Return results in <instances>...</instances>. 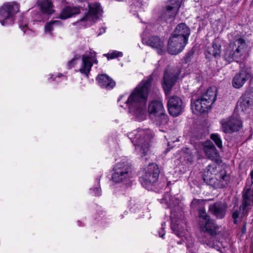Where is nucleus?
Returning a JSON list of instances; mask_svg holds the SVG:
<instances>
[{
	"label": "nucleus",
	"mask_w": 253,
	"mask_h": 253,
	"mask_svg": "<svg viewBox=\"0 0 253 253\" xmlns=\"http://www.w3.org/2000/svg\"><path fill=\"white\" fill-rule=\"evenodd\" d=\"M164 202H166V197L163 199V200H162V201L161 202V203H164ZM165 203L168 205V207L169 208H170L171 209H172L173 207H172V205L171 204V203H169V204L168 202L167 201L166 202H165Z\"/></svg>",
	"instance_id": "nucleus-41"
},
{
	"label": "nucleus",
	"mask_w": 253,
	"mask_h": 253,
	"mask_svg": "<svg viewBox=\"0 0 253 253\" xmlns=\"http://www.w3.org/2000/svg\"><path fill=\"white\" fill-rule=\"evenodd\" d=\"M153 78L151 76L142 81L129 95L125 103L129 113L138 121H142L147 117L146 103Z\"/></svg>",
	"instance_id": "nucleus-1"
},
{
	"label": "nucleus",
	"mask_w": 253,
	"mask_h": 253,
	"mask_svg": "<svg viewBox=\"0 0 253 253\" xmlns=\"http://www.w3.org/2000/svg\"><path fill=\"white\" fill-rule=\"evenodd\" d=\"M171 229L173 230V231L177 230V227L173 223H172L171 224Z\"/></svg>",
	"instance_id": "nucleus-43"
},
{
	"label": "nucleus",
	"mask_w": 253,
	"mask_h": 253,
	"mask_svg": "<svg viewBox=\"0 0 253 253\" xmlns=\"http://www.w3.org/2000/svg\"><path fill=\"white\" fill-rule=\"evenodd\" d=\"M193 52L190 51L188 52L187 54H185L184 59L186 63H187L190 61V59L191 58V57L193 56Z\"/></svg>",
	"instance_id": "nucleus-38"
},
{
	"label": "nucleus",
	"mask_w": 253,
	"mask_h": 253,
	"mask_svg": "<svg viewBox=\"0 0 253 253\" xmlns=\"http://www.w3.org/2000/svg\"><path fill=\"white\" fill-rule=\"evenodd\" d=\"M215 164L210 165L205 169L203 173V180L208 185L211 186L214 180L215 173H217Z\"/></svg>",
	"instance_id": "nucleus-22"
},
{
	"label": "nucleus",
	"mask_w": 253,
	"mask_h": 253,
	"mask_svg": "<svg viewBox=\"0 0 253 253\" xmlns=\"http://www.w3.org/2000/svg\"><path fill=\"white\" fill-rule=\"evenodd\" d=\"M95 194L96 196H100L101 195V189L100 187H96L93 189Z\"/></svg>",
	"instance_id": "nucleus-40"
},
{
	"label": "nucleus",
	"mask_w": 253,
	"mask_h": 253,
	"mask_svg": "<svg viewBox=\"0 0 253 253\" xmlns=\"http://www.w3.org/2000/svg\"><path fill=\"white\" fill-rule=\"evenodd\" d=\"M160 172L158 166L156 164H149L144 174L139 178L142 185L149 190H152V187L158 179Z\"/></svg>",
	"instance_id": "nucleus-5"
},
{
	"label": "nucleus",
	"mask_w": 253,
	"mask_h": 253,
	"mask_svg": "<svg viewBox=\"0 0 253 253\" xmlns=\"http://www.w3.org/2000/svg\"><path fill=\"white\" fill-rule=\"evenodd\" d=\"M153 136V134L150 129L135 130L128 134L129 138L135 146V149L142 157L149 153L150 143Z\"/></svg>",
	"instance_id": "nucleus-2"
},
{
	"label": "nucleus",
	"mask_w": 253,
	"mask_h": 253,
	"mask_svg": "<svg viewBox=\"0 0 253 253\" xmlns=\"http://www.w3.org/2000/svg\"><path fill=\"white\" fill-rule=\"evenodd\" d=\"M168 109L170 115L176 117L184 110V105L181 99L177 96H171L168 101Z\"/></svg>",
	"instance_id": "nucleus-15"
},
{
	"label": "nucleus",
	"mask_w": 253,
	"mask_h": 253,
	"mask_svg": "<svg viewBox=\"0 0 253 253\" xmlns=\"http://www.w3.org/2000/svg\"><path fill=\"white\" fill-rule=\"evenodd\" d=\"M216 99V90L215 88H208L205 93L191 103V108L195 113H204L211 109Z\"/></svg>",
	"instance_id": "nucleus-4"
},
{
	"label": "nucleus",
	"mask_w": 253,
	"mask_h": 253,
	"mask_svg": "<svg viewBox=\"0 0 253 253\" xmlns=\"http://www.w3.org/2000/svg\"><path fill=\"white\" fill-rule=\"evenodd\" d=\"M165 111L162 103L160 101L154 100L150 102L148 106V112L149 118L152 115L155 116Z\"/></svg>",
	"instance_id": "nucleus-27"
},
{
	"label": "nucleus",
	"mask_w": 253,
	"mask_h": 253,
	"mask_svg": "<svg viewBox=\"0 0 253 253\" xmlns=\"http://www.w3.org/2000/svg\"><path fill=\"white\" fill-rule=\"evenodd\" d=\"M251 178V184H253V170L251 171L250 173Z\"/></svg>",
	"instance_id": "nucleus-44"
},
{
	"label": "nucleus",
	"mask_w": 253,
	"mask_h": 253,
	"mask_svg": "<svg viewBox=\"0 0 253 253\" xmlns=\"http://www.w3.org/2000/svg\"><path fill=\"white\" fill-rule=\"evenodd\" d=\"M88 7V12L79 21L73 23L74 25H77L80 22H85L84 26L91 25L92 23L95 22L99 18V15L103 12L98 2L89 3Z\"/></svg>",
	"instance_id": "nucleus-9"
},
{
	"label": "nucleus",
	"mask_w": 253,
	"mask_h": 253,
	"mask_svg": "<svg viewBox=\"0 0 253 253\" xmlns=\"http://www.w3.org/2000/svg\"><path fill=\"white\" fill-rule=\"evenodd\" d=\"M178 75L173 69L167 68L165 71L162 86L165 93H168L175 84Z\"/></svg>",
	"instance_id": "nucleus-14"
},
{
	"label": "nucleus",
	"mask_w": 253,
	"mask_h": 253,
	"mask_svg": "<svg viewBox=\"0 0 253 253\" xmlns=\"http://www.w3.org/2000/svg\"><path fill=\"white\" fill-rule=\"evenodd\" d=\"M251 78L250 70L247 68H242L233 77L232 81V86L235 88H240Z\"/></svg>",
	"instance_id": "nucleus-16"
},
{
	"label": "nucleus",
	"mask_w": 253,
	"mask_h": 253,
	"mask_svg": "<svg viewBox=\"0 0 253 253\" xmlns=\"http://www.w3.org/2000/svg\"><path fill=\"white\" fill-rule=\"evenodd\" d=\"M240 212L238 210H235L232 213V217L233 219V223L234 224L238 223V218L240 217Z\"/></svg>",
	"instance_id": "nucleus-35"
},
{
	"label": "nucleus",
	"mask_w": 253,
	"mask_h": 253,
	"mask_svg": "<svg viewBox=\"0 0 253 253\" xmlns=\"http://www.w3.org/2000/svg\"><path fill=\"white\" fill-rule=\"evenodd\" d=\"M99 85L102 88H106L107 89L113 88L116 84L109 76L106 74L99 75L96 78Z\"/></svg>",
	"instance_id": "nucleus-25"
},
{
	"label": "nucleus",
	"mask_w": 253,
	"mask_h": 253,
	"mask_svg": "<svg viewBox=\"0 0 253 253\" xmlns=\"http://www.w3.org/2000/svg\"><path fill=\"white\" fill-rule=\"evenodd\" d=\"M187 43L182 40L171 35L168 42V51L170 54L176 55L183 50Z\"/></svg>",
	"instance_id": "nucleus-18"
},
{
	"label": "nucleus",
	"mask_w": 253,
	"mask_h": 253,
	"mask_svg": "<svg viewBox=\"0 0 253 253\" xmlns=\"http://www.w3.org/2000/svg\"><path fill=\"white\" fill-rule=\"evenodd\" d=\"M227 205L225 203L216 202L210 204L209 211L217 219H223L226 214Z\"/></svg>",
	"instance_id": "nucleus-19"
},
{
	"label": "nucleus",
	"mask_w": 253,
	"mask_h": 253,
	"mask_svg": "<svg viewBox=\"0 0 253 253\" xmlns=\"http://www.w3.org/2000/svg\"><path fill=\"white\" fill-rule=\"evenodd\" d=\"M61 24V22L59 20H55L50 21L49 23H47L45 26L44 31L46 33H49L51 35H52V31L53 29V25H60Z\"/></svg>",
	"instance_id": "nucleus-32"
},
{
	"label": "nucleus",
	"mask_w": 253,
	"mask_h": 253,
	"mask_svg": "<svg viewBox=\"0 0 253 253\" xmlns=\"http://www.w3.org/2000/svg\"><path fill=\"white\" fill-rule=\"evenodd\" d=\"M250 105H251V101H250V99L248 98V97H244L242 99V101L240 103V106L241 107L244 106L245 108H246V107L249 106Z\"/></svg>",
	"instance_id": "nucleus-36"
},
{
	"label": "nucleus",
	"mask_w": 253,
	"mask_h": 253,
	"mask_svg": "<svg viewBox=\"0 0 253 253\" xmlns=\"http://www.w3.org/2000/svg\"><path fill=\"white\" fill-rule=\"evenodd\" d=\"M166 225V222H163L162 223V229L164 228V226Z\"/></svg>",
	"instance_id": "nucleus-46"
},
{
	"label": "nucleus",
	"mask_w": 253,
	"mask_h": 253,
	"mask_svg": "<svg viewBox=\"0 0 253 253\" xmlns=\"http://www.w3.org/2000/svg\"><path fill=\"white\" fill-rule=\"evenodd\" d=\"M165 232L163 233L162 234H161V232H159V236H160V237L163 238V237H164V235H165Z\"/></svg>",
	"instance_id": "nucleus-45"
},
{
	"label": "nucleus",
	"mask_w": 253,
	"mask_h": 253,
	"mask_svg": "<svg viewBox=\"0 0 253 253\" xmlns=\"http://www.w3.org/2000/svg\"><path fill=\"white\" fill-rule=\"evenodd\" d=\"M142 42L152 48L157 49L159 54L162 53L164 44L163 41L158 37H151L148 39L143 38Z\"/></svg>",
	"instance_id": "nucleus-23"
},
{
	"label": "nucleus",
	"mask_w": 253,
	"mask_h": 253,
	"mask_svg": "<svg viewBox=\"0 0 253 253\" xmlns=\"http://www.w3.org/2000/svg\"><path fill=\"white\" fill-rule=\"evenodd\" d=\"M210 137L219 148L221 149L222 148V140L218 134H212Z\"/></svg>",
	"instance_id": "nucleus-33"
},
{
	"label": "nucleus",
	"mask_w": 253,
	"mask_h": 253,
	"mask_svg": "<svg viewBox=\"0 0 253 253\" xmlns=\"http://www.w3.org/2000/svg\"><path fill=\"white\" fill-rule=\"evenodd\" d=\"M114 172L112 178L116 183H121L127 181L131 177V166L125 162L117 163L114 167Z\"/></svg>",
	"instance_id": "nucleus-7"
},
{
	"label": "nucleus",
	"mask_w": 253,
	"mask_h": 253,
	"mask_svg": "<svg viewBox=\"0 0 253 253\" xmlns=\"http://www.w3.org/2000/svg\"><path fill=\"white\" fill-rule=\"evenodd\" d=\"M194 241L192 239H191L190 241L189 240L187 243V248H192L194 246Z\"/></svg>",
	"instance_id": "nucleus-39"
},
{
	"label": "nucleus",
	"mask_w": 253,
	"mask_h": 253,
	"mask_svg": "<svg viewBox=\"0 0 253 253\" xmlns=\"http://www.w3.org/2000/svg\"><path fill=\"white\" fill-rule=\"evenodd\" d=\"M204 150L209 159L213 160L218 156V151L211 141L206 142L204 146Z\"/></svg>",
	"instance_id": "nucleus-29"
},
{
	"label": "nucleus",
	"mask_w": 253,
	"mask_h": 253,
	"mask_svg": "<svg viewBox=\"0 0 253 253\" xmlns=\"http://www.w3.org/2000/svg\"><path fill=\"white\" fill-rule=\"evenodd\" d=\"M222 129L225 133H231L239 131L242 127V123L237 114H233L230 117L221 122Z\"/></svg>",
	"instance_id": "nucleus-10"
},
{
	"label": "nucleus",
	"mask_w": 253,
	"mask_h": 253,
	"mask_svg": "<svg viewBox=\"0 0 253 253\" xmlns=\"http://www.w3.org/2000/svg\"><path fill=\"white\" fill-rule=\"evenodd\" d=\"M80 12V9L78 7L66 6L62 9L59 18L62 20L66 19L79 14Z\"/></svg>",
	"instance_id": "nucleus-24"
},
{
	"label": "nucleus",
	"mask_w": 253,
	"mask_h": 253,
	"mask_svg": "<svg viewBox=\"0 0 253 253\" xmlns=\"http://www.w3.org/2000/svg\"><path fill=\"white\" fill-rule=\"evenodd\" d=\"M19 11V5L15 3H7L0 8V22L2 25L13 23L14 15Z\"/></svg>",
	"instance_id": "nucleus-8"
},
{
	"label": "nucleus",
	"mask_w": 253,
	"mask_h": 253,
	"mask_svg": "<svg viewBox=\"0 0 253 253\" xmlns=\"http://www.w3.org/2000/svg\"><path fill=\"white\" fill-rule=\"evenodd\" d=\"M39 5L40 9L42 12L41 17L39 18L38 20L39 21H44L48 19V16L54 13L53 9V4L50 0H43L41 1Z\"/></svg>",
	"instance_id": "nucleus-20"
},
{
	"label": "nucleus",
	"mask_w": 253,
	"mask_h": 253,
	"mask_svg": "<svg viewBox=\"0 0 253 253\" xmlns=\"http://www.w3.org/2000/svg\"><path fill=\"white\" fill-rule=\"evenodd\" d=\"M194 156L193 153L190 149L185 148L181 151L180 160L187 164H191L193 162Z\"/></svg>",
	"instance_id": "nucleus-30"
},
{
	"label": "nucleus",
	"mask_w": 253,
	"mask_h": 253,
	"mask_svg": "<svg viewBox=\"0 0 253 253\" xmlns=\"http://www.w3.org/2000/svg\"><path fill=\"white\" fill-rule=\"evenodd\" d=\"M253 205V190L249 188L245 189L243 192L242 202L240 206L239 210L241 211V217L248 215L250 210Z\"/></svg>",
	"instance_id": "nucleus-12"
},
{
	"label": "nucleus",
	"mask_w": 253,
	"mask_h": 253,
	"mask_svg": "<svg viewBox=\"0 0 253 253\" xmlns=\"http://www.w3.org/2000/svg\"><path fill=\"white\" fill-rule=\"evenodd\" d=\"M205 202L203 200L194 199L191 203V207L194 210H197L198 212L200 211L205 210Z\"/></svg>",
	"instance_id": "nucleus-31"
},
{
	"label": "nucleus",
	"mask_w": 253,
	"mask_h": 253,
	"mask_svg": "<svg viewBox=\"0 0 253 253\" xmlns=\"http://www.w3.org/2000/svg\"><path fill=\"white\" fill-rule=\"evenodd\" d=\"M247 48L246 41L240 37H236L225 49L223 58L229 63L238 62L245 53Z\"/></svg>",
	"instance_id": "nucleus-3"
},
{
	"label": "nucleus",
	"mask_w": 253,
	"mask_h": 253,
	"mask_svg": "<svg viewBox=\"0 0 253 253\" xmlns=\"http://www.w3.org/2000/svg\"><path fill=\"white\" fill-rule=\"evenodd\" d=\"M79 58V56H78L77 55H76L74 58H73L72 60H71L70 61H69L68 63V66L69 69H71L72 67H73L75 65V61L76 60L78 59Z\"/></svg>",
	"instance_id": "nucleus-37"
},
{
	"label": "nucleus",
	"mask_w": 253,
	"mask_h": 253,
	"mask_svg": "<svg viewBox=\"0 0 253 253\" xmlns=\"http://www.w3.org/2000/svg\"><path fill=\"white\" fill-rule=\"evenodd\" d=\"M171 213H172V212H173V215H174V216H176V215H177V214H175V213H174V209H172L171 210Z\"/></svg>",
	"instance_id": "nucleus-47"
},
{
	"label": "nucleus",
	"mask_w": 253,
	"mask_h": 253,
	"mask_svg": "<svg viewBox=\"0 0 253 253\" xmlns=\"http://www.w3.org/2000/svg\"><path fill=\"white\" fill-rule=\"evenodd\" d=\"M104 55L106 56L108 59H114L118 57H121L123 56V53L121 52L115 51H113L112 53L104 54Z\"/></svg>",
	"instance_id": "nucleus-34"
},
{
	"label": "nucleus",
	"mask_w": 253,
	"mask_h": 253,
	"mask_svg": "<svg viewBox=\"0 0 253 253\" xmlns=\"http://www.w3.org/2000/svg\"><path fill=\"white\" fill-rule=\"evenodd\" d=\"M150 119L152 120L153 123L156 125L161 126H162L166 125L169 121V117L166 114L165 111L157 114L155 116L154 115H151Z\"/></svg>",
	"instance_id": "nucleus-28"
},
{
	"label": "nucleus",
	"mask_w": 253,
	"mask_h": 253,
	"mask_svg": "<svg viewBox=\"0 0 253 253\" xmlns=\"http://www.w3.org/2000/svg\"><path fill=\"white\" fill-rule=\"evenodd\" d=\"M170 5H168L166 9H163L159 20L161 23L167 22L171 18H173L181 6V0H169Z\"/></svg>",
	"instance_id": "nucleus-11"
},
{
	"label": "nucleus",
	"mask_w": 253,
	"mask_h": 253,
	"mask_svg": "<svg viewBox=\"0 0 253 253\" xmlns=\"http://www.w3.org/2000/svg\"><path fill=\"white\" fill-rule=\"evenodd\" d=\"M221 45L215 42H212V46L209 47L205 52V55L207 58L212 59L218 58L220 56Z\"/></svg>",
	"instance_id": "nucleus-26"
},
{
	"label": "nucleus",
	"mask_w": 253,
	"mask_h": 253,
	"mask_svg": "<svg viewBox=\"0 0 253 253\" xmlns=\"http://www.w3.org/2000/svg\"><path fill=\"white\" fill-rule=\"evenodd\" d=\"M190 34L189 28L185 23H180L175 28L172 36L187 42Z\"/></svg>",
	"instance_id": "nucleus-21"
},
{
	"label": "nucleus",
	"mask_w": 253,
	"mask_h": 253,
	"mask_svg": "<svg viewBox=\"0 0 253 253\" xmlns=\"http://www.w3.org/2000/svg\"><path fill=\"white\" fill-rule=\"evenodd\" d=\"M198 220L201 230L205 235H209L211 237L216 235L218 227L206 212V210H201L198 212Z\"/></svg>",
	"instance_id": "nucleus-6"
},
{
	"label": "nucleus",
	"mask_w": 253,
	"mask_h": 253,
	"mask_svg": "<svg viewBox=\"0 0 253 253\" xmlns=\"http://www.w3.org/2000/svg\"><path fill=\"white\" fill-rule=\"evenodd\" d=\"M93 63H98L96 59L95 52H86L82 56V64L79 71L88 78Z\"/></svg>",
	"instance_id": "nucleus-13"
},
{
	"label": "nucleus",
	"mask_w": 253,
	"mask_h": 253,
	"mask_svg": "<svg viewBox=\"0 0 253 253\" xmlns=\"http://www.w3.org/2000/svg\"><path fill=\"white\" fill-rule=\"evenodd\" d=\"M122 98H123V96H121V97L120 99H119L118 101H120V99H121Z\"/></svg>",
	"instance_id": "nucleus-48"
},
{
	"label": "nucleus",
	"mask_w": 253,
	"mask_h": 253,
	"mask_svg": "<svg viewBox=\"0 0 253 253\" xmlns=\"http://www.w3.org/2000/svg\"><path fill=\"white\" fill-rule=\"evenodd\" d=\"M230 180V175L227 173L224 169H218L215 173L214 180L212 182L211 187L214 188H223L226 187Z\"/></svg>",
	"instance_id": "nucleus-17"
},
{
	"label": "nucleus",
	"mask_w": 253,
	"mask_h": 253,
	"mask_svg": "<svg viewBox=\"0 0 253 253\" xmlns=\"http://www.w3.org/2000/svg\"><path fill=\"white\" fill-rule=\"evenodd\" d=\"M247 222H244V225L242 229V232L243 234H245L246 232V225H247Z\"/></svg>",
	"instance_id": "nucleus-42"
}]
</instances>
